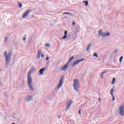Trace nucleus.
Returning a JSON list of instances; mask_svg holds the SVG:
<instances>
[{"label": "nucleus", "instance_id": "obj_20", "mask_svg": "<svg viewBox=\"0 0 124 124\" xmlns=\"http://www.w3.org/2000/svg\"><path fill=\"white\" fill-rule=\"evenodd\" d=\"M93 57H95L96 58H98V55L97 53H94L93 54Z\"/></svg>", "mask_w": 124, "mask_h": 124}, {"label": "nucleus", "instance_id": "obj_42", "mask_svg": "<svg viewBox=\"0 0 124 124\" xmlns=\"http://www.w3.org/2000/svg\"><path fill=\"white\" fill-rule=\"evenodd\" d=\"M31 43V41H30V43Z\"/></svg>", "mask_w": 124, "mask_h": 124}, {"label": "nucleus", "instance_id": "obj_32", "mask_svg": "<svg viewBox=\"0 0 124 124\" xmlns=\"http://www.w3.org/2000/svg\"><path fill=\"white\" fill-rule=\"evenodd\" d=\"M78 113H79V115H81V109H79Z\"/></svg>", "mask_w": 124, "mask_h": 124}, {"label": "nucleus", "instance_id": "obj_12", "mask_svg": "<svg viewBox=\"0 0 124 124\" xmlns=\"http://www.w3.org/2000/svg\"><path fill=\"white\" fill-rule=\"evenodd\" d=\"M44 70H45V68H41L39 70V73L40 75H43V72H44Z\"/></svg>", "mask_w": 124, "mask_h": 124}, {"label": "nucleus", "instance_id": "obj_44", "mask_svg": "<svg viewBox=\"0 0 124 124\" xmlns=\"http://www.w3.org/2000/svg\"><path fill=\"white\" fill-rule=\"evenodd\" d=\"M98 61H100V60H98Z\"/></svg>", "mask_w": 124, "mask_h": 124}, {"label": "nucleus", "instance_id": "obj_40", "mask_svg": "<svg viewBox=\"0 0 124 124\" xmlns=\"http://www.w3.org/2000/svg\"><path fill=\"white\" fill-rule=\"evenodd\" d=\"M12 124H15V123H12Z\"/></svg>", "mask_w": 124, "mask_h": 124}, {"label": "nucleus", "instance_id": "obj_24", "mask_svg": "<svg viewBox=\"0 0 124 124\" xmlns=\"http://www.w3.org/2000/svg\"><path fill=\"white\" fill-rule=\"evenodd\" d=\"M45 46L48 48L50 47V45L49 44H46Z\"/></svg>", "mask_w": 124, "mask_h": 124}, {"label": "nucleus", "instance_id": "obj_30", "mask_svg": "<svg viewBox=\"0 0 124 124\" xmlns=\"http://www.w3.org/2000/svg\"><path fill=\"white\" fill-rule=\"evenodd\" d=\"M70 62H69V61H68V62H67V63L66 64H67V66H68V64H69V63H70Z\"/></svg>", "mask_w": 124, "mask_h": 124}, {"label": "nucleus", "instance_id": "obj_39", "mask_svg": "<svg viewBox=\"0 0 124 124\" xmlns=\"http://www.w3.org/2000/svg\"><path fill=\"white\" fill-rule=\"evenodd\" d=\"M113 88L114 89H115V86H114Z\"/></svg>", "mask_w": 124, "mask_h": 124}, {"label": "nucleus", "instance_id": "obj_34", "mask_svg": "<svg viewBox=\"0 0 124 124\" xmlns=\"http://www.w3.org/2000/svg\"><path fill=\"white\" fill-rule=\"evenodd\" d=\"M41 57H42V58H43L44 57V54H43V53L42 54Z\"/></svg>", "mask_w": 124, "mask_h": 124}, {"label": "nucleus", "instance_id": "obj_2", "mask_svg": "<svg viewBox=\"0 0 124 124\" xmlns=\"http://www.w3.org/2000/svg\"><path fill=\"white\" fill-rule=\"evenodd\" d=\"M4 56L5 57V67L6 68H7L8 66V64H9V63L10 62V61L11 60V57H12V52L11 51H9L8 53H7V51H6L4 53Z\"/></svg>", "mask_w": 124, "mask_h": 124}, {"label": "nucleus", "instance_id": "obj_26", "mask_svg": "<svg viewBox=\"0 0 124 124\" xmlns=\"http://www.w3.org/2000/svg\"><path fill=\"white\" fill-rule=\"evenodd\" d=\"M64 35L67 36V31H65L64 32Z\"/></svg>", "mask_w": 124, "mask_h": 124}, {"label": "nucleus", "instance_id": "obj_41", "mask_svg": "<svg viewBox=\"0 0 124 124\" xmlns=\"http://www.w3.org/2000/svg\"><path fill=\"white\" fill-rule=\"evenodd\" d=\"M5 94H6V93H5Z\"/></svg>", "mask_w": 124, "mask_h": 124}, {"label": "nucleus", "instance_id": "obj_31", "mask_svg": "<svg viewBox=\"0 0 124 124\" xmlns=\"http://www.w3.org/2000/svg\"><path fill=\"white\" fill-rule=\"evenodd\" d=\"M46 61H49V57H47L46 58Z\"/></svg>", "mask_w": 124, "mask_h": 124}, {"label": "nucleus", "instance_id": "obj_11", "mask_svg": "<svg viewBox=\"0 0 124 124\" xmlns=\"http://www.w3.org/2000/svg\"><path fill=\"white\" fill-rule=\"evenodd\" d=\"M41 56V49H39L38 51V55L37 56V60H39V59H40Z\"/></svg>", "mask_w": 124, "mask_h": 124}, {"label": "nucleus", "instance_id": "obj_16", "mask_svg": "<svg viewBox=\"0 0 124 124\" xmlns=\"http://www.w3.org/2000/svg\"><path fill=\"white\" fill-rule=\"evenodd\" d=\"M113 93H114V89L112 88L110 90V93L111 95V96H114V94H113Z\"/></svg>", "mask_w": 124, "mask_h": 124}, {"label": "nucleus", "instance_id": "obj_36", "mask_svg": "<svg viewBox=\"0 0 124 124\" xmlns=\"http://www.w3.org/2000/svg\"><path fill=\"white\" fill-rule=\"evenodd\" d=\"M23 40H25V41L26 40V38H23Z\"/></svg>", "mask_w": 124, "mask_h": 124}, {"label": "nucleus", "instance_id": "obj_19", "mask_svg": "<svg viewBox=\"0 0 124 124\" xmlns=\"http://www.w3.org/2000/svg\"><path fill=\"white\" fill-rule=\"evenodd\" d=\"M18 6L20 8H22V6H23V4H22V3H20L18 2Z\"/></svg>", "mask_w": 124, "mask_h": 124}, {"label": "nucleus", "instance_id": "obj_33", "mask_svg": "<svg viewBox=\"0 0 124 124\" xmlns=\"http://www.w3.org/2000/svg\"><path fill=\"white\" fill-rule=\"evenodd\" d=\"M98 101H99V102H100L101 101V100L100 98H98Z\"/></svg>", "mask_w": 124, "mask_h": 124}, {"label": "nucleus", "instance_id": "obj_1", "mask_svg": "<svg viewBox=\"0 0 124 124\" xmlns=\"http://www.w3.org/2000/svg\"><path fill=\"white\" fill-rule=\"evenodd\" d=\"M32 71H34V69L32 68L29 71L28 73V83L29 88L31 91V92H34V88L32 86L31 83H32V78H31V73H32Z\"/></svg>", "mask_w": 124, "mask_h": 124}, {"label": "nucleus", "instance_id": "obj_10", "mask_svg": "<svg viewBox=\"0 0 124 124\" xmlns=\"http://www.w3.org/2000/svg\"><path fill=\"white\" fill-rule=\"evenodd\" d=\"M31 10H29L28 11H27V12H25V14H23V15L22 16V18H26V17H27V16H28V15H29V14H30V13H31Z\"/></svg>", "mask_w": 124, "mask_h": 124}, {"label": "nucleus", "instance_id": "obj_9", "mask_svg": "<svg viewBox=\"0 0 124 124\" xmlns=\"http://www.w3.org/2000/svg\"><path fill=\"white\" fill-rule=\"evenodd\" d=\"M63 82V77H62L60 78L59 83L57 86V89H60L62 87Z\"/></svg>", "mask_w": 124, "mask_h": 124}, {"label": "nucleus", "instance_id": "obj_37", "mask_svg": "<svg viewBox=\"0 0 124 124\" xmlns=\"http://www.w3.org/2000/svg\"><path fill=\"white\" fill-rule=\"evenodd\" d=\"M58 119H60L61 118V116H58Z\"/></svg>", "mask_w": 124, "mask_h": 124}, {"label": "nucleus", "instance_id": "obj_43", "mask_svg": "<svg viewBox=\"0 0 124 124\" xmlns=\"http://www.w3.org/2000/svg\"><path fill=\"white\" fill-rule=\"evenodd\" d=\"M0 83H1V81H0Z\"/></svg>", "mask_w": 124, "mask_h": 124}, {"label": "nucleus", "instance_id": "obj_35", "mask_svg": "<svg viewBox=\"0 0 124 124\" xmlns=\"http://www.w3.org/2000/svg\"><path fill=\"white\" fill-rule=\"evenodd\" d=\"M107 73V72L105 71V72H103L102 73H103V74H104V73Z\"/></svg>", "mask_w": 124, "mask_h": 124}, {"label": "nucleus", "instance_id": "obj_5", "mask_svg": "<svg viewBox=\"0 0 124 124\" xmlns=\"http://www.w3.org/2000/svg\"><path fill=\"white\" fill-rule=\"evenodd\" d=\"M72 102H73V101H72V100H70V101L67 102V103L66 104V107H65L66 112V111H67V110H68L69 109V108H70V107L71 106V104H72Z\"/></svg>", "mask_w": 124, "mask_h": 124}, {"label": "nucleus", "instance_id": "obj_8", "mask_svg": "<svg viewBox=\"0 0 124 124\" xmlns=\"http://www.w3.org/2000/svg\"><path fill=\"white\" fill-rule=\"evenodd\" d=\"M32 100H33V99L32 98V96L31 95H27L25 97V101L26 102H29V101H31Z\"/></svg>", "mask_w": 124, "mask_h": 124}, {"label": "nucleus", "instance_id": "obj_13", "mask_svg": "<svg viewBox=\"0 0 124 124\" xmlns=\"http://www.w3.org/2000/svg\"><path fill=\"white\" fill-rule=\"evenodd\" d=\"M68 67V66H67V64H65V65L62 67V68L61 69V70H63V71L66 70V68H67Z\"/></svg>", "mask_w": 124, "mask_h": 124}, {"label": "nucleus", "instance_id": "obj_3", "mask_svg": "<svg viewBox=\"0 0 124 124\" xmlns=\"http://www.w3.org/2000/svg\"><path fill=\"white\" fill-rule=\"evenodd\" d=\"M80 88V84H79V81L78 79L74 80V89L76 92H79V88Z\"/></svg>", "mask_w": 124, "mask_h": 124}, {"label": "nucleus", "instance_id": "obj_28", "mask_svg": "<svg viewBox=\"0 0 124 124\" xmlns=\"http://www.w3.org/2000/svg\"><path fill=\"white\" fill-rule=\"evenodd\" d=\"M112 97H113V98H112V100L113 101H115V96H113Z\"/></svg>", "mask_w": 124, "mask_h": 124}, {"label": "nucleus", "instance_id": "obj_38", "mask_svg": "<svg viewBox=\"0 0 124 124\" xmlns=\"http://www.w3.org/2000/svg\"><path fill=\"white\" fill-rule=\"evenodd\" d=\"M115 54H116V53H117V50H116L114 52Z\"/></svg>", "mask_w": 124, "mask_h": 124}, {"label": "nucleus", "instance_id": "obj_22", "mask_svg": "<svg viewBox=\"0 0 124 124\" xmlns=\"http://www.w3.org/2000/svg\"><path fill=\"white\" fill-rule=\"evenodd\" d=\"M123 59H124V56H121L119 59V61L120 62H122L123 61Z\"/></svg>", "mask_w": 124, "mask_h": 124}, {"label": "nucleus", "instance_id": "obj_23", "mask_svg": "<svg viewBox=\"0 0 124 124\" xmlns=\"http://www.w3.org/2000/svg\"><path fill=\"white\" fill-rule=\"evenodd\" d=\"M7 41H8V38H7V37H6L5 38V43H7Z\"/></svg>", "mask_w": 124, "mask_h": 124}, {"label": "nucleus", "instance_id": "obj_15", "mask_svg": "<svg viewBox=\"0 0 124 124\" xmlns=\"http://www.w3.org/2000/svg\"><path fill=\"white\" fill-rule=\"evenodd\" d=\"M91 47H92V44H89L88 45V46L87 47L86 51H89L90 50V48H91Z\"/></svg>", "mask_w": 124, "mask_h": 124}, {"label": "nucleus", "instance_id": "obj_17", "mask_svg": "<svg viewBox=\"0 0 124 124\" xmlns=\"http://www.w3.org/2000/svg\"><path fill=\"white\" fill-rule=\"evenodd\" d=\"M83 3L85 4V6H88L89 5V2L87 0L83 1Z\"/></svg>", "mask_w": 124, "mask_h": 124}, {"label": "nucleus", "instance_id": "obj_27", "mask_svg": "<svg viewBox=\"0 0 124 124\" xmlns=\"http://www.w3.org/2000/svg\"><path fill=\"white\" fill-rule=\"evenodd\" d=\"M103 73H102V74H101V78H102V79H103Z\"/></svg>", "mask_w": 124, "mask_h": 124}, {"label": "nucleus", "instance_id": "obj_25", "mask_svg": "<svg viewBox=\"0 0 124 124\" xmlns=\"http://www.w3.org/2000/svg\"><path fill=\"white\" fill-rule=\"evenodd\" d=\"M66 38H67V36H66L65 35H64L62 38V39H65Z\"/></svg>", "mask_w": 124, "mask_h": 124}, {"label": "nucleus", "instance_id": "obj_29", "mask_svg": "<svg viewBox=\"0 0 124 124\" xmlns=\"http://www.w3.org/2000/svg\"><path fill=\"white\" fill-rule=\"evenodd\" d=\"M76 23H75V22H72V25H73V26H75V25H76Z\"/></svg>", "mask_w": 124, "mask_h": 124}, {"label": "nucleus", "instance_id": "obj_7", "mask_svg": "<svg viewBox=\"0 0 124 124\" xmlns=\"http://www.w3.org/2000/svg\"><path fill=\"white\" fill-rule=\"evenodd\" d=\"M85 61V58L82 59L81 60H77V61L75 62L73 64H72V67H74L75 65H77V64H79L80 62Z\"/></svg>", "mask_w": 124, "mask_h": 124}, {"label": "nucleus", "instance_id": "obj_18", "mask_svg": "<svg viewBox=\"0 0 124 124\" xmlns=\"http://www.w3.org/2000/svg\"><path fill=\"white\" fill-rule=\"evenodd\" d=\"M116 81V78H113L112 79V81L111 82V84L114 85L115 84V81Z\"/></svg>", "mask_w": 124, "mask_h": 124}, {"label": "nucleus", "instance_id": "obj_4", "mask_svg": "<svg viewBox=\"0 0 124 124\" xmlns=\"http://www.w3.org/2000/svg\"><path fill=\"white\" fill-rule=\"evenodd\" d=\"M98 34L100 35V36H102V37H107V36H109V35H110V33H104L102 32V30L100 29L98 31Z\"/></svg>", "mask_w": 124, "mask_h": 124}, {"label": "nucleus", "instance_id": "obj_14", "mask_svg": "<svg viewBox=\"0 0 124 124\" xmlns=\"http://www.w3.org/2000/svg\"><path fill=\"white\" fill-rule=\"evenodd\" d=\"M63 14L64 15L67 14L68 15H70V16H72V17H73V16H74V15L71 14L70 13H69V12H64L63 13Z\"/></svg>", "mask_w": 124, "mask_h": 124}, {"label": "nucleus", "instance_id": "obj_21", "mask_svg": "<svg viewBox=\"0 0 124 124\" xmlns=\"http://www.w3.org/2000/svg\"><path fill=\"white\" fill-rule=\"evenodd\" d=\"M74 59V56H72L69 59V62H72V60Z\"/></svg>", "mask_w": 124, "mask_h": 124}, {"label": "nucleus", "instance_id": "obj_6", "mask_svg": "<svg viewBox=\"0 0 124 124\" xmlns=\"http://www.w3.org/2000/svg\"><path fill=\"white\" fill-rule=\"evenodd\" d=\"M119 110H120L119 114L121 116H124V105L120 106L119 108Z\"/></svg>", "mask_w": 124, "mask_h": 124}]
</instances>
